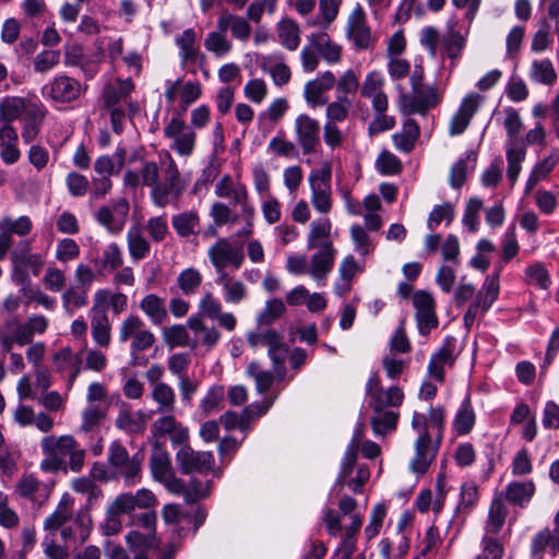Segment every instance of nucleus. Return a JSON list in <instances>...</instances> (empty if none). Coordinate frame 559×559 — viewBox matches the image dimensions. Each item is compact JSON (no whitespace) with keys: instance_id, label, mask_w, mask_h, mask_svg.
<instances>
[{"instance_id":"nucleus-1","label":"nucleus","mask_w":559,"mask_h":559,"mask_svg":"<svg viewBox=\"0 0 559 559\" xmlns=\"http://www.w3.org/2000/svg\"><path fill=\"white\" fill-rule=\"evenodd\" d=\"M160 167L162 180H157L151 189L150 198L156 206L166 207L179 200L187 188V183L181 178L176 162L168 153L162 159Z\"/></svg>"},{"instance_id":"nucleus-2","label":"nucleus","mask_w":559,"mask_h":559,"mask_svg":"<svg viewBox=\"0 0 559 559\" xmlns=\"http://www.w3.org/2000/svg\"><path fill=\"white\" fill-rule=\"evenodd\" d=\"M427 423L425 421V414L415 412L412 418V427L418 431V437L415 440V455L411 461L409 468L417 474H424L429 468L431 462L437 455L440 443H437L431 438V433L427 432Z\"/></svg>"},{"instance_id":"nucleus-3","label":"nucleus","mask_w":559,"mask_h":559,"mask_svg":"<svg viewBox=\"0 0 559 559\" xmlns=\"http://www.w3.org/2000/svg\"><path fill=\"white\" fill-rule=\"evenodd\" d=\"M143 455L134 454L130 456L127 449L115 441L108 449V462L115 471L116 476L121 477L126 486H134L142 478Z\"/></svg>"},{"instance_id":"nucleus-4","label":"nucleus","mask_w":559,"mask_h":559,"mask_svg":"<svg viewBox=\"0 0 559 559\" xmlns=\"http://www.w3.org/2000/svg\"><path fill=\"white\" fill-rule=\"evenodd\" d=\"M75 439L70 435L60 437L47 436L40 442L44 459L40 461V469L45 473H56L67 469L66 457L69 455Z\"/></svg>"},{"instance_id":"nucleus-5","label":"nucleus","mask_w":559,"mask_h":559,"mask_svg":"<svg viewBox=\"0 0 559 559\" xmlns=\"http://www.w3.org/2000/svg\"><path fill=\"white\" fill-rule=\"evenodd\" d=\"M85 92V86L75 78L67 74L55 76L43 86L44 98L56 104H70L78 100Z\"/></svg>"},{"instance_id":"nucleus-6","label":"nucleus","mask_w":559,"mask_h":559,"mask_svg":"<svg viewBox=\"0 0 559 559\" xmlns=\"http://www.w3.org/2000/svg\"><path fill=\"white\" fill-rule=\"evenodd\" d=\"M150 469L152 477L174 493L179 495L183 490V480L176 477L171 465L170 455L162 448H156L150 456Z\"/></svg>"},{"instance_id":"nucleus-7","label":"nucleus","mask_w":559,"mask_h":559,"mask_svg":"<svg viewBox=\"0 0 559 559\" xmlns=\"http://www.w3.org/2000/svg\"><path fill=\"white\" fill-rule=\"evenodd\" d=\"M442 99L441 93L436 86H424L404 93L399 98V106L403 114L425 115L429 109L435 108Z\"/></svg>"},{"instance_id":"nucleus-8","label":"nucleus","mask_w":559,"mask_h":559,"mask_svg":"<svg viewBox=\"0 0 559 559\" xmlns=\"http://www.w3.org/2000/svg\"><path fill=\"white\" fill-rule=\"evenodd\" d=\"M331 177L332 167L325 163L320 169L312 170L308 178L311 187V203L320 213H328L332 207Z\"/></svg>"},{"instance_id":"nucleus-9","label":"nucleus","mask_w":559,"mask_h":559,"mask_svg":"<svg viewBox=\"0 0 559 559\" xmlns=\"http://www.w3.org/2000/svg\"><path fill=\"white\" fill-rule=\"evenodd\" d=\"M53 486V481L43 483L33 474H23L15 484L14 492L39 509L48 502Z\"/></svg>"},{"instance_id":"nucleus-10","label":"nucleus","mask_w":559,"mask_h":559,"mask_svg":"<svg viewBox=\"0 0 559 559\" xmlns=\"http://www.w3.org/2000/svg\"><path fill=\"white\" fill-rule=\"evenodd\" d=\"M207 254L217 276L227 273L225 267L228 265L238 270L245 260L241 247L233 246L226 238H221L211 246Z\"/></svg>"},{"instance_id":"nucleus-11","label":"nucleus","mask_w":559,"mask_h":559,"mask_svg":"<svg viewBox=\"0 0 559 559\" xmlns=\"http://www.w3.org/2000/svg\"><path fill=\"white\" fill-rule=\"evenodd\" d=\"M129 209V202L126 198L112 199L108 204L98 209L95 218L109 233L117 235L123 229Z\"/></svg>"},{"instance_id":"nucleus-12","label":"nucleus","mask_w":559,"mask_h":559,"mask_svg":"<svg viewBox=\"0 0 559 559\" xmlns=\"http://www.w3.org/2000/svg\"><path fill=\"white\" fill-rule=\"evenodd\" d=\"M164 135L171 140L169 147L181 156L192 154L195 146V132L179 117H173L164 128Z\"/></svg>"},{"instance_id":"nucleus-13","label":"nucleus","mask_w":559,"mask_h":559,"mask_svg":"<svg viewBox=\"0 0 559 559\" xmlns=\"http://www.w3.org/2000/svg\"><path fill=\"white\" fill-rule=\"evenodd\" d=\"M157 504V498L152 490L141 488L135 492L119 493L110 503L112 514H131L138 509H151Z\"/></svg>"},{"instance_id":"nucleus-14","label":"nucleus","mask_w":559,"mask_h":559,"mask_svg":"<svg viewBox=\"0 0 559 559\" xmlns=\"http://www.w3.org/2000/svg\"><path fill=\"white\" fill-rule=\"evenodd\" d=\"M294 130L296 141L304 155L317 152L320 146V124L306 114H300L295 119Z\"/></svg>"},{"instance_id":"nucleus-15","label":"nucleus","mask_w":559,"mask_h":559,"mask_svg":"<svg viewBox=\"0 0 559 559\" xmlns=\"http://www.w3.org/2000/svg\"><path fill=\"white\" fill-rule=\"evenodd\" d=\"M176 460L183 474L209 472L215 463L212 452L194 451L187 444H183L177 452Z\"/></svg>"},{"instance_id":"nucleus-16","label":"nucleus","mask_w":559,"mask_h":559,"mask_svg":"<svg viewBox=\"0 0 559 559\" xmlns=\"http://www.w3.org/2000/svg\"><path fill=\"white\" fill-rule=\"evenodd\" d=\"M456 357V338L448 336L438 352L431 356L427 368L428 376L442 383L444 381V368L452 367Z\"/></svg>"},{"instance_id":"nucleus-17","label":"nucleus","mask_w":559,"mask_h":559,"mask_svg":"<svg viewBox=\"0 0 559 559\" xmlns=\"http://www.w3.org/2000/svg\"><path fill=\"white\" fill-rule=\"evenodd\" d=\"M347 37L357 49L366 50L372 46L373 39L360 5H357L348 17Z\"/></svg>"},{"instance_id":"nucleus-18","label":"nucleus","mask_w":559,"mask_h":559,"mask_svg":"<svg viewBox=\"0 0 559 559\" xmlns=\"http://www.w3.org/2000/svg\"><path fill=\"white\" fill-rule=\"evenodd\" d=\"M273 400L264 401L263 405L250 404L240 414L235 412H226L221 416L219 420L227 430L240 429L246 430L252 418L264 415L271 407Z\"/></svg>"},{"instance_id":"nucleus-19","label":"nucleus","mask_w":559,"mask_h":559,"mask_svg":"<svg viewBox=\"0 0 559 559\" xmlns=\"http://www.w3.org/2000/svg\"><path fill=\"white\" fill-rule=\"evenodd\" d=\"M152 431L157 437L168 436L174 445H183L189 438L188 428L178 423L171 414L157 418L152 425Z\"/></svg>"},{"instance_id":"nucleus-20","label":"nucleus","mask_w":559,"mask_h":559,"mask_svg":"<svg viewBox=\"0 0 559 559\" xmlns=\"http://www.w3.org/2000/svg\"><path fill=\"white\" fill-rule=\"evenodd\" d=\"M335 85V76L331 71L319 74L314 80L306 83L304 88V97L307 104L312 107L323 106L328 104V99L323 96Z\"/></svg>"},{"instance_id":"nucleus-21","label":"nucleus","mask_w":559,"mask_h":559,"mask_svg":"<svg viewBox=\"0 0 559 559\" xmlns=\"http://www.w3.org/2000/svg\"><path fill=\"white\" fill-rule=\"evenodd\" d=\"M479 107V95L469 94L461 103L460 108L451 118L449 124L450 135L462 134L469 124V121Z\"/></svg>"},{"instance_id":"nucleus-22","label":"nucleus","mask_w":559,"mask_h":559,"mask_svg":"<svg viewBox=\"0 0 559 559\" xmlns=\"http://www.w3.org/2000/svg\"><path fill=\"white\" fill-rule=\"evenodd\" d=\"M337 251L333 243H326L311 255L308 273L316 281L324 280L332 271Z\"/></svg>"},{"instance_id":"nucleus-23","label":"nucleus","mask_w":559,"mask_h":559,"mask_svg":"<svg viewBox=\"0 0 559 559\" xmlns=\"http://www.w3.org/2000/svg\"><path fill=\"white\" fill-rule=\"evenodd\" d=\"M17 133L11 124H2L0 128V156L3 163L11 165L21 157L17 148Z\"/></svg>"},{"instance_id":"nucleus-24","label":"nucleus","mask_w":559,"mask_h":559,"mask_svg":"<svg viewBox=\"0 0 559 559\" xmlns=\"http://www.w3.org/2000/svg\"><path fill=\"white\" fill-rule=\"evenodd\" d=\"M13 263V280L19 284H23L27 274L21 270V267L31 269L32 273L37 276L40 273V270L44 265V258L40 253H32V254H17L14 253L12 257Z\"/></svg>"},{"instance_id":"nucleus-25","label":"nucleus","mask_w":559,"mask_h":559,"mask_svg":"<svg viewBox=\"0 0 559 559\" xmlns=\"http://www.w3.org/2000/svg\"><path fill=\"white\" fill-rule=\"evenodd\" d=\"M404 400V393L399 386H391L386 390L381 388L369 397V407L372 412L384 411L388 407H399Z\"/></svg>"},{"instance_id":"nucleus-26","label":"nucleus","mask_w":559,"mask_h":559,"mask_svg":"<svg viewBox=\"0 0 559 559\" xmlns=\"http://www.w3.org/2000/svg\"><path fill=\"white\" fill-rule=\"evenodd\" d=\"M217 28L225 32L230 29L231 35L241 41L248 40L251 34V26L246 19L226 11L218 17Z\"/></svg>"},{"instance_id":"nucleus-27","label":"nucleus","mask_w":559,"mask_h":559,"mask_svg":"<svg viewBox=\"0 0 559 559\" xmlns=\"http://www.w3.org/2000/svg\"><path fill=\"white\" fill-rule=\"evenodd\" d=\"M127 245L131 259L140 261L145 259L151 250V245L143 234V228L135 225L129 228L127 233Z\"/></svg>"},{"instance_id":"nucleus-28","label":"nucleus","mask_w":559,"mask_h":559,"mask_svg":"<svg viewBox=\"0 0 559 559\" xmlns=\"http://www.w3.org/2000/svg\"><path fill=\"white\" fill-rule=\"evenodd\" d=\"M535 493V484L532 480L511 481L506 488V499L514 506L523 508Z\"/></svg>"},{"instance_id":"nucleus-29","label":"nucleus","mask_w":559,"mask_h":559,"mask_svg":"<svg viewBox=\"0 0 559 559\" xmlns=\"http://www.w3.org/2000/svg\"><path fill=\"white\" fill-rule=\"evenodd\" d=\"M216 284L223 287L224 300L228 304H239L247 298L246 285L241 281L234 280L228 273L217 276Z\"/></svg>"},{"instance_id":"nucleus-30","label":"nucleus","mask_w":559,"mask_h":559,"mask_svg":"<svg viewBox=\"0 0 559 559\" xmlns=\"http://www.w3.org/2000/svg\"><path fill=\"white\" fill-rule=\"evenodd\" d=\"M331 228L332 225L329 218L313 221L307 237V248L309 250L322 249L326 243H333L330 239Z\"/></svg>"},{"instance_id":"nucleus-31","label":"nucleus","mask_w":559,"mask_h":559,"mask_svg":"<svg viewBox=\"0 0 559 559\" xmlns=\"http://www.w3.org/2000/svg\"><path fill=\"white\" fill-rule=\"evenodd\" d=\"M140 309L155 325H160L168 317L165 300L155 294L146 295L140 301Z\"/></svg>"},{"instance_id":"nucleus-32","label":"nucleus","mask_w":559,"mask_h":559,"mask_svg":"<svg viewBox=\"0 0 559 559\" xmlns=\"http://www.w3.org/2000/svg\"><path fill=\"white\" fill-rule=\"evenodd\" d=\"M261 69L271 75L273 83L277 86L286 85L292 76L289 67L282 59L275 57H264L261 61Z\"/></svg>"},{"instance_id":"nucleus-33","label":"nucleus","mask_w":559,"mask_h":559,"mask_svg":"<svg viewBox=\"0 0 559 559\" xmlns=\"http://www.w3.org/2000/svg\"><path fill=\"white\" fill-rule=\"evenodd\" d=\"M88 290L81 286L71 285L61 294L62 308L69 316L88 304Z\"/></svg>"},{"instance_id":"nucleus-34","label":"nucleus","mask_w":559,"mask_h":559,"mask_svg":"<svg viewBox=\"0 0 559 559\" xmlns=\"http://www.w3.org/2000/svg\"><path fill=\"white\" fill-rule=\"evenodd\" d=\"M419 136V127L414 119L405 120L402 131L393 135L395 147L404 153H409Z\"/></svg>"},{"instance_id":"nucleus-35","label":"nucleus","mask_w":559,"mask_h":559,"mask_svg":"<svg viewBox=\"0 0 559 559\" xmlns=\"http://www.w3.org/2000/svg\"><path fill=\"white\" fill-rule=\"evenodd\" d=\"M280 43L287 50L294 51L300 44V29L292 19H283L277 23Z\"/></svg>"},{"instance_id":"nucleus-36","label":"nucleus","mask_w":559,"mask_h":559,"mask_svg":"<svg viewBox=\"0 0 559 559\" xmlns=\"http://www.w3.org/2000/svg\"><path fill=\"white\" fill-rule=\"evenodd\" d=\"M171 224L180 237L186 238L199 234L200 218L197 212L189 211L174 215L171 218Z\"/></svg>"},{"instance_id":"nucleus-37","label":"nucleus","mask_w":559,"mask_h":559,"mask_svg":"<svg viewBox=\"0 0 559 559\" xmlns=\"http://www.w3.org/2000/svg\"><path fill=\"white\" fill-rule=\"evenodd\" d=\"M151 397L157 404V413L167 415L175 411L176 393L166 382L152 388Z\"/></svg>"},{"instance_id":"nucleus-38","label":"nucleus","mask_w":559,"mask_h":559,"mask_svg":"<svg viewBox=\"0 0 559 559\" xmlns=\"http://www.w3.org/2000/svg\"><path fill=\"white\" fill-rule=\"evenodd\" d=\"M215 194L219 198L230 199L234 204L243 201L248 194L246 186L241 182L235 183L229 175H225L215 187Z\"/></svg>"},{"instance_id":"nucleus-39","label":"nucleus","mask_w":559,"mask_h":559,"mask_svg":"<svg viewBox=\"0 0 559 559\" xmlns=\"http://www.w3.org/2000/svg\"><path fill=\"white\" fill-rule=\"evenodd\" d=\"M526 150L524 145L507 143L506 156L508 162L507 176L512 185L515 183L521 173V164L525 159Z\"/></svg>"},{"instance_id":"nucleus-40","label":"nucleus","mask_w":559,"mask_h":559,"mask_svg":"<svg viewBox=\"0 0 559 559\" xmlns=\"http://www.w3.org/2000/svg\"><path fill=\"white\" fill-rule=\"evenodd\" d=\"M400 414L394 411L373 412L370 418V425L376 436H384L395 430Z\"/></svg>"},{"instance_id":"nucleus-41","label":"nucleus","mask_w":559,"mask_h":559,"mask_svg":"<svg viewBox=\"0 0 559 559\" xmlns=\"http://www.w3.org/2000/svg\"><path fill=\"white\" fill-rule=\"evenodd\" d=\"M530 76L534 82L548 86L554 85L557 81L556 70L549 59L534 60Z\"/></svg>"},{"instance_id":"nucleus-42","label":"nucleus","mask_w":559,"mask_h":559,"mask_svg":"<svg viewBox=\"0 0 559 559\" xmlns=\"http://www.w3.org/2000/svg\"><path fill=\"white\" fill-rule=\"evenodd\" d=\"M116 427L130 433L141 432L145 427L144 415L121 408L116 418Z\"/></svg>"},{"instance_id":"nucleus-43","label":"nucleus","mask_w":559,"mask_h":559,"mask_svg":"<svg viewBox=\"0 0 559 559\" xmlns=\"http://www.w3.org/2000/svg\"><path fill=\"white\" fill-rule=\"evenodd\" d=\"M318 46L320 57L329 64H335L341 60L342 47L332 43L326 33L312 34Z\"/></svg>"},{"instance_id":"nucleus-44","label":"nucleus","mask_w":559,"mask_h":559,"mask_svg":"<svg viewBox=\"0 0 559 559\" xmlns=\"http://www.w3.org/2000/svg\"><path fill=\"white\" fill-rule=\"evenodd\" d=\"M52 362L55 365L56 370L59 372H63L69 368L73 369L69 378V385H72L80 372V368L79 359L73 357L71 348L63 347L60 350L56 352L52 356Z\"/></svg>"},{"instance_id":"nucleus-45","label":"nucleus","mask_w":559,"mask_h":559,"mask_svg":"<svg viewBox=\"0 0 559 559\" xmlns=\"http://www.w3.org/2000/svg\"><path fill=\"white\" fill-rule=\"evenodd\" d=\"M123 263L122 251L120 247L112 242L109 243L102 253L99 260H96L98 273L111 272L120 267Z\"/></svg>"},{"instance_id":"nucleus-46","label":"nucleus","mask_w":559,"mask_h":559,"mask_svg":"<svg viewBox=\"0 0 559 559\" xmlns=\"http://www.w3.org/2000/svg\"><path fill=\"white\" fill-rule=\"evenodd\" d=\"M164 343L169 347H195V343L190 344V336L185 325L174 324L171 326L164 328L162 331Z\"/></svg>"},{"instance_id":"nucleus-47","label":"nucleus","mask_w":559,"mask_h":559,"mask_svg":"<svg viewBox=\"0 0 559 559\" xmlns=\"http://www.w3.org/2000/svg\"><path fill=\"white\" fill-rule=\"evenodd\" d=\"M508 514L507 507L503 502L502 496H496L491 501L489 508V515L487 521V531L497 534L506 521Z\"/></svg>"},{"instance_id":"nucleus-48","label":"nucleus","mask_w":559,"mask_h":559,"mask_svg":"<svg viewBox=\"0 0 559 559\" xmlns=\"http://www.w3.org/2000/svg\"><path fill=\"white\" fill-rule=\"evenodd\" d=\"M92 337L100 347H108L111 341V326L108 316L91 317Z\"/></svg>"},{"instance_id":"nucleus-49","label":"nucleus","mask_w":559,"mask_h":559,"mask_svg":"<svg viewBox=\"0 0 559 559\" xmlns=\"http://www.w3.org/2000/svg\"><path fill=\"white\" fill-rule=\"evenodd\" d=\"M427 423V432L431 433V438L440 443L443 438L445 413L442 406L430 407L428 416L425 415Z\"/></svg>"},{"instance_id":"nucleus-50","label":"nucleus","mask_w":559,"mask_h":559,"mask_svg":"<svg viewBox=\"0 0 559 559\" xmlns=\"http://www.w3.org/2000/svg\"><path fill=\"white\" fill-rule=\"evenodd\" d=\"M503 127L508 135L507 143H515L516 145H524L519 139V133L523 128V122L519 111L512 107L504 109Z\"/></svg>"},{"instance_id":"nucleus-51","label":"nucleus","mask_w":559,"mask_h":559,"mask_svg":"<svg viewBox=\"0 0 559 559\" xmlns=\"http://www.w3.org/2000/svg\"><path fill=\"white\" fill-rule=\"evenodd\" d=\"M202 280V274L197 269L188 267L179 273L177 284L183 295L190 296L197 293Z\"/></svg>"},{"instance_id":"nucleus-52","label":"nucleus","mask_w":559,"mask_h":559,"mask_svg":"<svg viewBox=\"0 0 559 559\" xmlns=\"http://www.w3.org/2000/svg\"><path fill=\"white\" fill-rule=\"evenodd\" d=\"M25 109V102L21 97H5L0 104V119L3 124H11Z\"/></svg>"},{"instance_id":"nucleus-53","label":"nucleus","mask_w":559,"mask_h":559,"mask_svg":"<svg viewBox=\"0 0 559 559\" xmlns=\"http://www.w3.org/2000/svg\"><path fill=\"white\" fill-rule=\"evenodd\" d=\"M285 310L286 307L281 299L274 298L267 300L264 309L257 317V324L259 326H269L278 320Z\"/></svg>"},{"instance_id":"nucleus-54","label":"nucleus","mask_w":559,"mask_h":559,"mask_svg":"<svg viewBox=\"0 0 559 559\" xmlns=\"http://www.w3.org/2000/svg\"><path fill=\"white\" fill-rule=\"evenodd\" d=\"M211 486L212 483L210 480L191 479L188 486L183 483V490L179 495L183 496L187 503H194L210 495Z\"/></svg>"},{"instance_id":"nucleus-55","label":"nucleus","mask_w":559,"mask_h":559,"mask_svg":"<svg viewBox=\"0 0 559 559\" xmlns=\"http://www.w3.org/2000/svg\"><path fill=\"white\" fill-rule=\"evenodd\" d=\"M352 102L345 96H336V99L326 106V122H342L348 117Z\"/></svg>"},{"instance_id":"nucleus-56","label":"nucleus","mask_w":559,"mask_h":559,"mask_svg":"<svg viewBox=\"0 0 559 559\" xmlns=\"http://www.w3.org/2000/svg\"><path fill=\"white\" fill-rule=\"evenodd\" d=\"M475 424V414L468 400H465L454 418V428L459 435L468 433Z\"/></svg>"},{"instance_id":"nucleus-57","label":"nucleus","mask_w":559,"mask_h":559,"mask_svg":"<svg viewBox=\"0 0 559 559\" xmlns=\"http://www.w3.org/2000/svg\"><path fill=\"white\" fill-rule=\"evenodd\" d=\"M225 31H215L207 34L204 46L216 56H224L231 49V43L227 39Z\"/></svg>"},{"instance_id":"nucleus-58","label":"nucleus","mask_w":559,"mask_h":559,"mask_svg":"<svg viewBox=\"0 0 559 559\" xmlns=\"http://www.w3.org/2000/svg\"><path fill=\"white\" fill-rule=\"evenodd\" d=\"M267 151L277 156L285 157L288 159L298 158L299 156V151L296 144L292 141H287L282 136H274L273 139H271L267 145Z\"/></svg>"},{"instance_id":"nucleus-59","label":"nucleus","mask_w":559,"mask_h":559,"mask_svg":"<svg viewBox=\"0 0 559 559\" xmlns=\"http://www.w3.org/2000/svg\"><path fill=\"white\" fill-rule=\"evenodd\" d=\"M0 228L8 234H15L17 236H26L33 228V223L28 216H20L16 219L11 217H3L0 222Z\"/></svg>"},{"instance_id":"nucleus-60","label":"nucleus","mask_w":559,"mask_h":559,"mask_svg":"<svg viewBox=\"0 0 559 559\" xmlns=\"http://www.w3.org/2000/svg\"><path fill=\"white\" fill-rule=\"evenodd\" d=\"M483 209V201L478 198H471L466 204L462 223L468 231L476 233L479 226V212Z\"/></svg>"},{"instance_id":"nucleus-61","label":"nucleus","mask_w":559,"mask_h":559,"mask_svg":"<svg viewBox=\"0 0 559 559\" xmlns=\"http://www.w3.org/2000/svg\"><path fill=\"white\" fill-rule=\"evenodd\" d=\"M281 335L282 334H280L274 329L253 331L247 334V342L249 346L253 349L262 346H267L269 348L270 346L274 345V343L280 338Z\"/></svg>"},{"instance_id":"nucleus-62","label":"nucleus","mask_w":559,"mask_h":559,"mask_svg":"<svg viewBox=\"0 0 559 559\" xmlns=\"http://www.w3.org/2000/svg\"><path fill=\"white\" fill-rule=\"evenodd\" d=\"M320 52L313 35L308 38V43L304 46L300 52L302 69L305 72H312L319 66Z\"/></svg>"},{"instance_id":"nucleus-63","label":"nucleus","mask_w":559,"mask_h":559,"mask_svg":"<svg viewBox=\"0 0 559 559\" xmlns=\"http://www.w3.org/2000/svg\"><path fill=\"white\" fill-rule=\"evenodd\" d=\"M350 238L354 242L355 250L361 254L367 255L374 250V245L369 235L360 225H353L350 227Z\"/></svg>"},{"instance_id":"nucleus-64","label":"nucleus","mask_w":559,"mask_h":559,"mask_svg":"<svg viewBox=\"0 0 559 559\" xmlns=\"http://www.w3.org/2000/svg\"><path fill=\"white\" fill-rule=\"evenodd\" d=\"M247 372L254 379L255 388L259 393H264L273 384V373L271 371L263 370L260 365L254 361L248 366Z\"/></svg>"}]
</instances>
